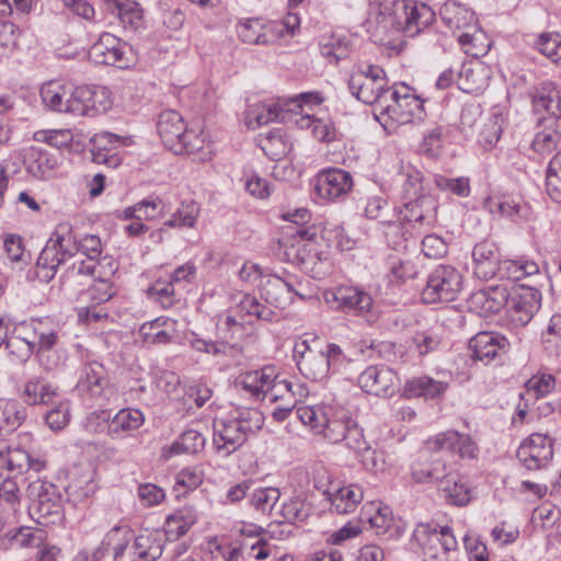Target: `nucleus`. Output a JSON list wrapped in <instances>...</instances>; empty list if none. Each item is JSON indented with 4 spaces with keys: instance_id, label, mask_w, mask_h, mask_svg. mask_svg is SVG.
I'll return each mask as SVG.
<instances>
[{
    "instance_id": "2f4dec72",
    "label": "nucleus",
    "mask_w": 561,
    "mask_h": 561,
    "mask_svg": "<svg viewBox=\"0 0 561 561\" xmlns=\"http://www.w3.org/2000/svg\"><path fill=\"white\" fill-rule=\"evenodd\" d=\"M461 289V283H426L421 290L424 304L454 301Z\"/></svg>"
},
{
    "instance_id": "f704fd0d",
    "label": "nucleus",
    "mask_w": 561,
    "mask_h": 561,
    "mask_svg": "<svg viewBox=\"0 0 561 561\" xmlns=\"http://www.w3.org/2000/svg\"><path fill=\"white\" fill-rule=\"evenodd\" d=\"M25 416V409L16 401H0V431H14L23 423Z\"/></svg>"
},
{
    "instance_id": "13d9d810",
    "label": "nucleus",
    "mask_w": 561,
    "mask_h": 561,
    "mask_svg": "<svg viewBox=\"0 0 561 561\" xmlns=\"http://www.w3.org/2000/svg\"><path fill=\"white\" fill-rule=\"evenodd\" d=\"M405 180L403 183L404 199L427 196L423 193V174L415 168H404Z\"/></svg>"
},
{
    "instance_id": "c03bdc74",
    "label": "nucleus",
    "mask_w": 561,
    "mask_h": 561,
    "mask_svg": "<svg viewBox=\"0 0 561 561\" xmlns=\"http://www.w3.org/2000/svg\"><path fill=\"white\" fill-rule=\"evenodd\" d=\"M442 492L444 493L446 502L456 506H465L471 499L470 489L461 481L457 473H455L453 482L444 485Z\"/></svg>"
},
{
    "instance_id": "aec40b11",
    "label": "nucleus",
    "mask_w": 561,
    "mask_h": 561,
    "mask_svg": "<svg viewBox=\"0 0 561 561\" xmlns=\"http://www.w3.org/2000/svg\"><path fill=\"white\" fill-rule=\"evenodd\" d=\"M324 495L331 503V511L340 515L353 513L364 497L362 486L355 483L331 486L325 489Z\"/></svg>"
},
{
    "instance_id": "ddd939ff",
    "label": "nucleus",
    "mask_w": 561,
    "mask_h": 561,
    "mask_svg": "<svg viewBox=\"0 0 561 561\" xmlns=\"http://www.w3.org/2000/svg\"><path fill=\"white\" fill-rule=\"evenodd\" d=\"M324 299L332 309L342 311H368L373 302L368 294L351 285H340L333 290H327Z\"/></svg>"
},
{
    "instance_id": "052dcab7",
    "label": "nucleus",
    "mask_w": 561,
    "mask_h": 561,
    "mask_svg": "<svg viewBox=\"0 0 561 561\" xmlns=\"http://www.w3.org/2000/svg\"><path fill=\"white\" fill-rule=\"evenodd\" d=\"M5 347L16 360L26 362L35 350V343L20 336H11L5 339Z\"/></svg>"
},
{
    "instance_id": "39448f33",
    "label": "nucleus",
    "mask_w": 561,
    "mask_h": 561,
    "mask_svg": "<svg viewBox=\"0 0 561 561\" xmlns=\"http://www.w3.org/2000/svg\"><path fill=\"white\" fill-rule=\"evenodd\" d=\"M348 89L358 101L376 105L380 111L388 101V95L391 91L387 87L383 76L374 75V78H368L364 72L350 77Z\"/></svg>"
},
{
    "instance_id": "bf43d9fd",
    "label": "nucleus",
    "mask_w": 561,
    "mask_h": 561,
    "mask_svg": "<svg viewBox=\"0 0 561 561\" xmlns=\"http://www.w3.org/2000/svg\"><path fill=\"white\" fill-rule=\"evenodd\" d=\"M434 183L440 191H449L458 196L466 197L470 194L468 178L449 179L440 174H435Z\"/></svg>"
},
{
    "instance_id": "473e14b6",
    "label": "nucleus",
    "mask_w": 561,
    "mask_h": 561,
    "mask_svg": "<svg viewBox=\"0 0 561 561\" xmlns=\"http://www.w3.org/2000/svg\"><path fill=\"white\" fill-rule=\"evenodd\" d=\"M68 88L57 81L44 83L39 91L43 104L50 111L66 113Z\"/></svg>"
},
{
    "instance_id": "1a4fd4ad",
    "label": "nucleus",
    "mask_w": 561,
    "mask_h": 561,
    "mask_svg": "<svg viewBox=\"0 0 561 561\" xmlns=\"http://www.w3.org/2000/svg\"><path fill=\"white\" fill-rule=\"evenodd\" d=\"M426 445L431 450H446L462 459H477L479 456V446L471 436L455 430H448L428 438Z\"/></svg>"
},
{
    "instance_id": "5701e85b",
    "label": "nucleus",
    "mask_w": 561,
    "mask_h": 561,
    "mask_svg": "<svg viewBox=\"0 0 561 561\" xmlns=\"http://www.w3.org/2000/svg\"><path fill=\"white\" fill-rule=\"evenodd\" d=\"M105 379V368L99 362H90L83 365L77 389L82 394L95 398L102 394Z\"/></svg>"
},
{
    "instance_id": "393cba45",
    "label": "nucleus",
    "mask_w": 561,
    "mask_h": 561,
    "mask_svg": "<svg viewBox=\"0 0 561 561\" xmlns=\"http://www.w3.org/2000/svg\"><path fill=\"white\" fill-rule=\"evenodd\" d=\"M108 9L116 14L125 30L137 31L144 26V10L134 0H113Z\"/></svg>"
},
{
    "instance_id": "774afa93",
    "label": "nucleus",
    "mask_w": 561,
    "mask_h": 561,
    "mask_svg": "<svg viewBox=\"0 0 561 561\" xmlns=\"http://www.w3.org/2000/svg\"><path fill=\"white\" fill-rule=\"evenodd\" d=\"M111 423V411L96 410L89 413L83 422V427L91 434H98L106 431L108 434V425Z\"/></svg>"
},
{
    "instance_id": "ea45409f",
    "label": "nucleus",
    "mask_w": 561,
    "mask_h": 561,
    "mask_svg": "<svg viewBox=\"0 0 561 561\" xmlns=\"http://www.w3.org/2000/svg\"><path fill=\"white\" fill-rule=\"evenodd\" d=\"M285 133L278 128L268 131L264 137L260 139V146L262 150L272 160H279L288 152V146L284 139Z\"/></svg>"
},
{
    "instance_id": "c9c22d12",
    "label": "nucleus",
    "mask_w": 561,
    "mask_h": 561,
    "mask_svg": "<svg viewBox=\"0 0 561 561\" xmlns=\"http://www.w3.org/2000/svg\"><path fill=\"white\" fill-rule=\"evenodd\" d=\"M321 55L333 65L348 57L350 44L345 38L331 35L323 37L319 44Z\"/></svg>"
},
{
    "instance_id": "b1692460",
    "label": "nucleus",
    "mask_w": 561,
    "mask_h": 561,
    "mask_svg": "<svg viewBox=\"0 0 561 561\" xmlns=\"http://www.w3.org/2000/svg\"><path fill=\"white\" fill-rule=\"evenodd\" d=\"M26 170L38 180H46L58 165V159L47 150L32 147L30 148L25 160Z\"/></svg>"
},
{
    "instance_id": "9b49d317",
    "label": "nucleus",
    "mask_w": 561,
    "mask_h": 561,
    "mask_svg": "<svg viewBox=\"0 0 561 561\" xmlns=\"http://www.w3.org/2000/svg\"><path fill=\"white\" fill-rule=\"evenodd\" d=\"M353 187L350 172L342 169H329L319 173L314 185L317 195L327 201L343 199Z\"/></svg>"
},
{
    "instance_id": "4c0bfd02",
    "label": "nucleus",
    "mask_w": 561,
    "mask_h": 561,
    "mask_svg": "<svg viewBox=\"0 0 561 561\" xmlns=\"http://www.w3.org/2000/svg\"><path fill=\"white\" fill-rule=\"evenodd\" d=\"M534 110L537 113L547 112L549 117L543 121L552 124L561 116V93L558 90L550 91L548 94H540L533 100Z\"/></svg>"
},
{
    "instance_id": "2eb2a0df",
    "label": "nucleus",
    "mask_w": 561,
    "mask_h": 561,
    "mask_svg": "<svg viewBox=\"0 0 561 561\" xmlns=\"http://www.w3.org/2000/svg\"><path fill=\"white\" fill-rule=\"evenodd\" d=\"M541 304L540 291L527 284H517L512 288L510 309L517 314V321L526 324L539 310Z\"/></svg>"
},
{
    "instance_id": "20e7f679",
    "label": "nucleus",
    "mask_w": 561,
    "mask_h": 561,
    "mask_svg": "<svg viewBox=\"0 0 561 561\" xmlns=\"http://www.w3.org/2000/svg\"><path fill=\"white\" fill-rule=\"evenodd\" d=\"M388 99L391 103L387 101L380 113L387 115L392 123L405 125L423 122L425 112L419 96L408 92L401 94L394 89L390 91Z\"/></svg>"
},
{
    "instance_id": "864d4df0",
    "label": "nucleus",
    "mask_w": 561,
    "mask_h": 561,
    "mask_svg": "<svg viewBox=\"0 0 561 561\" xmlns=\"http://www.w3.org/2000/svg\"><path fill=\"white\" fill-rule=\"evenodd\" d=\"M486 205L491 213H497L513 220L517 218H526V209L519 203L513 199L490 198Z\"/></svg>"
},
{
    "instance_id": "6e6552de",
    "label": "nucleus",
    "mask_w": 561,
    "mask_h": 561,
    "mask_svg": "<svg viewBox=\"0 0 561 561\" xmlns=\"http://www.w3.org/2000/svg\"><path fill=\"white\" fill-rule=\"evenodd\" d=\"M517 459L527 470L546 468L552 460L553 447L549 436L531 434L517 449Z\"/></svg>"
},
{
    "instance_id": "3c124183",
    "label": "nucleus",
    "mask_w": 561,
    "mask_h": 561,
    "mask_svg": "<svg viewBox=\"0 0 561 561\" xmlns=\"http://www.w3.org/2000/svg\"><path fill=\"white\" fill-rule=\"evenodd\" d=\"M204 474L197 467H185L178 473V499L196 490L203 482Z\"/></svg>"
},
{
    "instance_id": "c756f323",
    "label": "nucleus",
    "mask_w": 561,
    "mask_h": 561,
    "mask_svg": "<svg viewBox=\"0 0 561 561\" xmlns=\"http://www.w3.org/2000/svg\"><path fill=\"white\" fill-rule=\"evenodd\" d=\"M145 422L142 412L138 409H122L113 417L108 425V436L119 438L122 434L138 430Z\"/></svg>"
},
{
    "instance_id": "f3484780",
    "label": "nucleus",
    "mask_w": 561,
    "mask_h": 561,
    "mask_svg": "<svg viewBox=\"0 0 561 561\" xmlns=\"http://www.w3.org/2000/svg\"><path fill=\"white\" fill-rule=\"evenodd\" d=\"M22 400L28 405H47L57 403L60 399L59 389L45 377L30 378L21 392Z\"/></svg>"
},
{
    "instance_id": "79ce46f5",
    "label": "nucleus",
    "mask_w": 561,
    "mask_h": 561,
    "mask_svg": "<svg viewBox=\"0 0 561 561\" xmlns=\"http://www.w3.org/2000/svg\"><path fill=\"white\" fill-rule=\"evenodd\" d=\"M560 141V134L552 124H548L545 129L536 134L531 148L535 152L545 156L558 149Z\"/></svg>"
},
{
    "instance_id": "37998d69",
    "label": "nucleus",
    "mask_w": 561,
    "mask_h": 561,
    "mask_svg": "<svg viewBox=\"0 0 561 561\" xmlns=\"http://www.w3.org/2000/svg\"><path fill=\"white\" fill-rule=\"evenodd\" d=\"M113 296L111 283H94L79 294L78 300L81 304L95 306L110 300Z\"/></svg>"
},
{
    "instance_id": "7ed1b4c3",
    "label": "nucleus",
    "mask_w": 561,
    "mask_h": 561,
    "mask_svg": "<svg viewBox=\"0 0 561 561\" xmlns=\"http://www.w3.org/2000/svg\"><path fill=\"white\" fill-rule=\"evenodd\" d=\"M71 225L62 222L57 226L53 237L42 250L35 266V277L38 280H53L57 267L64 262L65 256L72 255V250L65 245L70 241Z\"/></svg>"
},
{
    "instance_id": "680f3d73",
    "label": "nucleus",
    "mask_w": 561,
    "mask_h": 561,
    "mask_svg": "<svg viewBox=\"0 0 561 561\" xmlns=\"http://www.w3.org/2000/svg\"><path fill=\"white\" fill-rule=\"evenodd\" d=\"M528 392H534L536 398H542L551 393L556 388V378L551 374H537L527 382Z\"/></svg>"
},
{
    "instance_id": "58836bf2",
    "label": "nucleus",
    "mask_w": 561,
    "mask_h": 561,
    "mask_svg": "<svg viewBox=\"0 0 561 561\" xmlns=\"http://www.w3.org/2000/svg\"><path fill=\"white\" fill-rule=\"evenodd\" d=\"M279 497L280 491L277 488H257L249 494V502L257 512L271 514Z\"/></svg>"
},
{
    "instance_id": "603ef678",
    "label": "nucleus",
    "mask_w": 561,
    "mask_h": 561,
    "mask_svg": "<svg viewBox=\"0 0 561 561\" xmlns=\"http://www.w3.org/2000/svg\"><path fill=\"white\" fill-rule=\"evenodd\" d=\"M216 330L218 336L228 342L243 336L245 328L244 324L238 321L233 316L226 314L219 317Z\"/></svg>"
},
{
    "instance_id": "f8f14e48",
    "label": "nucleus",
    "mask_w": 561,
    "mask_h": 561,
    "mask_svg": "<svg viewBox=\"0 0 561 561\" xmlns=\"http://www.w3.org/2000/svg\"><path fill=\"white\" fill-rule=\"evenodd\" d=\"M45 461L32 458L30 454L19 447H11L7 442H0V469H5L10 477L18 478L28 470L39 472Z\"/></svg>"
},
{
    "instance_id": "bb28decb",
    "label": "nucleus",
    "mask_w": 561,
    "mask_h": 561,
    "mask_svg": "<svg viewBox=\"0 0 561 561\" xmlns=\"http://www.w3.org/2000/svg\"><path fill=\"white\" fill-rule=\"evenodd\" d=\"M402 220L423 224L434 219L436 203L432 196H421L405 199Z\"/></svg>"
},
{
    "instance_id": "de8ad7c7",
    "label": "nucleus",
    "mask_w": 561,
    "mask_h": 561,
    "mask_svg": "<svg viewBox=\"0 0 561 561\" xmlns=\"http://www.w3.org/2000/svg\"><path fill=\"white\" fill-rule=\"evenodd\" d=\"M158 134L169 150L175 147V113L172 110L160 113L157 122Z\"/></svg>"
},
{
    "instance_id": "412c9836",
    "label": "nucleus",
    "mask_w": 561,
    "mask_h": 561,
    "mask_svg": "<svg viewBox=\"0 0 561 561\" xmlns=\"http://www.w3.org/2000/svg\"><path fill=\"white\" fill-rule=\"evenodd\" d=\"M96 91L90 87L68 88L66 113L76 116L95 115L100 110L96 106Z\"/></svg>"
},
{
    "instance_id": "6e6d98bb",
    "label": "nucleus",
    "mask_w": 561,
    "mask_h": 561,
    "mask_svg": "<svg viewBox=\"0 0 561 561\" xmlns=\"http://www.w3.org/2000/svg\"><path fill=\"white\" fill-rule=\"evenodd\" d=\"M501 134L502 127L499 118L496 116L488 117L480 127L478 142L484 149H491L500 140Z\"/></svg>"
},
{
    "instance_id": "72a5a7b5",
    "label": "nucleus",
    "mask_w": 561,
    "mask_h": 561,
    "mask_svg": "<svg viewBox=\"0 0 561 561\" xmlns=\"http://www.w3.org/2000/svg\"><path fill=\"white\" fill-rule=\"evenodd\" d=\"M442 20L451 30H460L470 26L473 12L467 10L456 1H447L439 11Z\"/></svg>"
},
{
    "instance_id": "5fc2aeb1",
    "label": "nucleus",
    "mask_w": 561,
    "mask_h": 561,
    "mask_svg": "<svg viewBox=\"0 0 561 561\" xmlns=\"http://www.w3.org/2000/svg\"><path fill=\"white\" fill-rule=\"evenodd\" d=\"M205 447L204 436L195 428L181 433L178 438V454L196 455Z\"/></svg>"
},
{
    "instance_id": "69168bd1",
    "label": "nucleus",
    "mask_w": 561,
    "mask_h": 561,
    "mask_svg": "<svg viewBox=\"0 0 561 561\" xmlns=\"http://www.w3.org/2000/svg\"><path fill=\"white\" fill-rule=\"evenodd\" d=\"M296 413L304 424L309 425L317 434H319L328 411L316 407H300L297 409Z\"/></svg>"
},
{
    "instance_id": "4d7b16f0",
    "label": "nucleus",
    "mask_w": 561,
    "mask_h": 561,
    "mask_svg": "<svg viewBox=\"0 0 561 561\" xmlns=\"http://www.w3.org/2000/svg\"><path fill=\"white\" fill-rule=\"evenodd\" d=\"M482 76L471 65L463 64L458 72L457 85L466 93L478 92L482 87Z\"/></svg>"
},
{
    "instance_id": "a878e982",
    "label": "nucleus",
    "mask_w": 561,
    "mask_h": 561,
    "mask_svg": "<svg viewBox=\"0 0 561 561\" xmlns=\"http://www.w3.org/2000/svg\"><path fill=\"white\" fill-rule=\"evenodd\" d=\"M510 300L511 291L503 284H495L473 294V301L490 313H496L505 306L510 307Z\"/></svg>"
},
{
    "instance_id": "a18cd8bd",
    "label": "nucleus",
    "mask_w": 561,
    "mask_h": 561,
    "mask_svg": "<svg viewBox=\"0 0 561 561\" xmlns=\"http://www.w3.org/2000/svg\"><path fill=\"white\" fill-rule=\"evenodd\" d=\"M546 188L553 201L561 202V150L550 160L546 175Z\"/></svg>"
},
{
    "instance_id": "4be33fe9",
    "label": "nucleus",
    "mask_w": 561,
    "mask_h": 561,
    "mask_svg": "<svg viewBox=\"0 0 561 561\" xmlns=\"http://www.w3.org/2000/svg\"><path fill=\"white\" fill-rule=\"evenodd\" d=\"M127 551L130 561H154L162 554V540L159 534H141L131 538ZM130 543V541L128 542Z\"/></svg>"
},
{
    "instance_id": "0e129e2a",
    "label": "nucleus",
    "mask_w": 561,
    "mask_h": 561,
    "mask_svg": "<svg viewBox=\"0 0 561 561\" xmlns=\"http://www.w3.org/2000/svg\"><path fill=\"white\" fill-rule=\"evenodd\" d=\"M363 467L370 472H382L386 469V458L381 450L373 449L366 446L363 451L358 453Z\"/></svg>"
},
{
    "instance_id": "e433bc0d",
    "label": "nucleus",
    "mask_w": 561,
    "mask_h": 561,
    "mask_svg": "<svg viewBox=\"0 0 561 561\" xmlns=\"http://www.w3.org/2000/svg\"><path fill=\"white\" fill-rule=\"evenodd\" d=\"M265 25L260 19H248L237 25L238 37L245 44L264 45L268 38L264 33Z\"/></svg>"
},
{
    "instance_id": "4468645a",
    "label": "nucleus",
    "mask_w": 561,
    "mask_h": 561,
    "mask_svg": "<svg viewBox=\"0 0 561 561\" xmlns=\"http://www.w3.org/2000/svg\"><path fill=\"white\" fill-rule=\"evenodd\" d=\"M396 373L385 366L375 365L367 367L358 377L359 387L367 393L386 397L393 392Z\"/></svg>"
},
{
    "instance_id": "0eeeda50",
    "label": "nucleus",
    "mask_w": 561,
    "mask_h": 561,
    "mask_svg": "<svg viewBox=\"0 0 561 561\" xmlns=\"http://www.w3.org/2000/svg\"><path fill=\"white\" fill-rule=\"evenodd\" d=\"M130 48L118 37L103 33L100 38L90 47V58L100 65L116 66L118 68H127L129 58L127 53Z\"/></svg>"
},
{
    "instance_id": "a19ab883",
    "label": "nucleus",
    "mask_w": 561,
    "mask_h": 561,
    "mask_svg": "<svg viewBox=\"0 0 561 561\" xmlns=\"http://www.w3.org/2000/svg\"><path fill=\"white\" fill-rule=\"evenodd\" d=\"M500 271H505L506 275L499 276V280H522L527 276L537 274L539 267L533 261H505Z\"/></svg>"
},
{
    "instance_id": "7c9ffc66",
    "label": "nucleus",
    "mask_w": 561,
    "mask_h": 561,
    "mask_svg": "<svg viewBox=\"0 0 561 561\" xmlns=\"http://www.w3.org/2000/svg\"><path fill=\"white\" fill-rule=\"evenodd\" d=\"M211 390L204 383H195L184 388L183 396L178 399V413L190 414L202 408L211 397Z\"/></svg>"
},
{
    "instance_id": "e2e57ef3",
    "label": "nucleus",
    "mask_w": 561,
    "mask_h": 561,
    "mask_svg": "<svg viewBox=\"0 0 561 561\" xmlns=\"http://www.w3.org/2000/svg\"><path fill=\"white\" fill-rule=\"evenodd\" d=\"M234 420L239 425H242L248 436L261 430L264 421L262 413L257 409L239 410Z\"/></svg>"
},
{
    "instance_id": "8fccbe9b",
    "label": "nucleus",
    "mask_w": 561,
    "mask_h": 561,
    "mask_svg": "<svg viewBox=\"0 0 561 561\" xmlns=\"http://www.w3.org/2000/svg\"><path fill=\"white\" fill-rule=\"evenodd\" d=\"M65 245H68L75 252H82L89 259H96L102 253L101 240L95 234H88L82 240L77 241L76 237L70 233V241H66Z\"/></svg>"
},
{
    "instance_id": "f03ea898",
    "label": "nucleus",
    "mask_w": 561,
    "mask_h": 561,
    "mask_svg": "<svg viewBox=\"0 0 561 561\" xmlns=\"http://www.w3.org/2000/svg\"><path fill=\"white\" fill-rule=\"evenodd\" d=\"M31 517L39 525L57 524L64 517V490L51 482L36 480L28 484Z\"/></svg>"
},
{
    "instance_id": "49530a36",
    "label": "nucleus",
    "mask_w": 561,
    "mask_h": 561,
    "mask_svg": "<svg viewBox=\"0 0 561 561\" xmlns=\"http://www.w3.org/2000/svg\"><path fill=\"white\" fill-rule=\"evenodd\" d=\"M348 420L351 419L332 417L328 413L319 434H322L324 438L332 444L342 443L343 438H345L344 434L348 426Z\"/></svg>"
},
{
    "instance_id": "09e8293b",
    "label": "nucleus",
    "mask_w": 561,
    "mask_h": 561,
    "mask_svg": "<svg viewBox=\"0 0 561 561\" xmlns=\"http://www.w3.org/2000/svg\"><path fill=\"white\" fill-rule=\"evenodd\" d=\"M538 50L554 64H561V35L542 33L536 43Z\"/></svg>"
},
{
    "instance_id": "338daca9",
    "label": "nucleus",
    "mask_w": 561,
    "mask_h": 561,
    "mask_svg": "<svg viewBox=\"0 0 561 561\" xmlns=\"http://www.w3.org/2000/svg\"><path fill=\"white\" fill-rule=\"evenodd\" d=\"M14 477L5 478L0 484V502H4L15 512L20 505L21 493Z\"/></svg>"
},
{
    "instance_id": "6ab92c4d",
    "label": "nucleus",
    "mask_w": 561,
    "mask_h": 561,
    "mask_svg": "<svg viewBox=\"0 0 561 561\" xmlns=\"http://www.w3.org/2000/svg\"><path fill=\"white\" fill-rule=\"evenodd\" d=\"M508 345L507 339L495 332H479L469 341L472 357L484 363L495 358L500 351H506Z\"/></svg>"
},
{
    "instance_id": "9d476101",
    "label": "nucleus",
    "mask_w": 561,
    "mask_h": 561,
    "mask_svg": "<svg viewBox=\"0 0 561 561\" xmlns=\"http://www.w3.org/2000/svg\"><path fill=\"white\" fill-rule=\"evenodd\" d=\"M294 359L299 371L312 381H322L329 375L327 358L322 351H316L308 345V340H302L294 347Z\"/></svg>"
},
{
    "instance_id": "423d86ee",
    "label": "nucleus",
    "mask_w": 561,
    "mask_h": 561,
    "mask_svg": "<svg viewBox=\"0 0 561 561\" xmlns=\"http://www.w3.org/2000/svg\"><path fill=\"white\" fill-rule=\"evenodd\" d=\"M133 530L127 526H114L103 538L101 545L93 550H81L76 561H101L106 553L113 552L114 560L125 554L128 542L131 541Z\"/></svg>"
},
{
    "instance_id": "f257e3e1",
    "label": "nucleus",
    "mask_w": 561,
    "mask_h": 561,
    "mask_svg": "<svg viewBox=\"0 0 561 561\" xmlns=\"http://www.w3.org/2000/svg\"><path fill=\"white\" fill-rule=\"evenodd\" d=\"M385 10L388 12L387 22L407 37L423 34L428 44L439 47L444 45L445 36L430 28L435 21V13L428 5H419L413 0H393L391 8L385 7Z\"/></svg>"
},
{
    "instance_id": "cd10ccee",
    "label": "nucleus",
    "mask_w": 561,
    "mask_h": 561,
    "mask_svg": "<svg viewBox=\"0 0 561 561\" xmlns=\"http://www.w3.org/2000/svg\"><path fill=\"white\" fill-rule=\"evenodd\" d=\"M447 388V382L435 380L428 376H420L407 381L404 393L409 398L434 399L445 393Z\"/></svg>"
},
{
    "instance_id": "c85d7f7f",
    "label": "nucleus",
    "mask_w": 561,
    "mask_h": 561,
    "mask_svg": "<svg viewBox=\"0 0 561 561\" xmlns=\"http://www.w3.org/2000/svg\"><path fill=\"white\" fill-rule=\"evenodd\" d=\"M313 512L312 504L304 494H296L285 500L279 508L283 522L298 524L306 522Z\"/></svg>"
},
{
    "instance_id": "a211bd4d",
    "label": "nucleus",
    "mask_w": 561,
    "mask_h": 561,
    "mask_svg": "<svg viewBox=\"0 0 561 561\" xmlns=\"http://www.w3.org/2000/svg\"><path fill=\"white\" fill-rule=\"evenodd\" d=\"M178 144L182 146L178 154H185L195 162L210 159V151L205 148L204 131L198 123L185 125L183 133L178 135Z\"/></svg>"
},
{
    "instance_id": "dca6fc26",
    "label": "nucleus",
    "mask_w": 561,
    "mask_h": 561,
    "mask_svg": "<svg viewBox=\"0 0 561 561\" xmlns=\"http://www.w3.org/2000/svg\"><path fill=\"white\" fill-rule=\"evenodd\" d=\"M248 439V435L242 425L232 419H217L214 421V444L218 450H224L230 455L242 446Z\"/></svg>"
}]
</instances>
